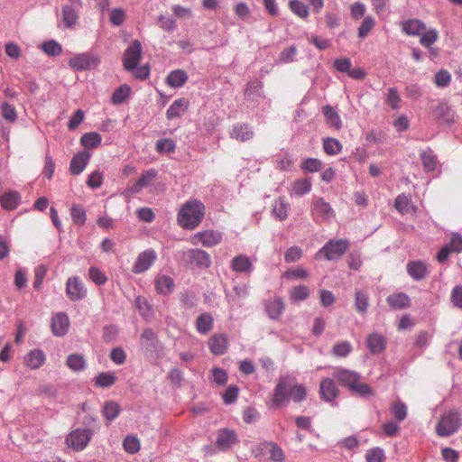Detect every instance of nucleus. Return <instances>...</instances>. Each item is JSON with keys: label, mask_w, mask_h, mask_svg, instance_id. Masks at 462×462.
I'll return each instance as SVG.
<instances>
[{"label": "nucleus", "mask_w": 462, "mask_h": 462, "mask_svg": "<svg viewBox=\"0 0 462 462\" xmlns=\"http://www.w3.org/2000/svg\"><path fill=\"white\" fill-rule=\"evenodd\" d=\"M374 24V19L372 16H366L358 28V36L362 39L365 38L372 31Z\"/></svg>", "instance_id": "nucleus-53"}, {"label": "nucleus", "mask_w": 462, "mask_h": 462, "mask_svg": "<svg viewBox=\"0 0 462 462\" xmlns=\"http://www.w3.org/2000/svg\"><path fill=\"white\" fill-rule=\"evenodd\" d=\"M276 168L282 171H291L293 168V161L287 152L276 159Z\"/></svg>", "instance_id": "nucleus-58"}, {"label": "nucleus", "mask_w": 462, "mask_h": 462, "mask_svg": "<svg viewBox=\"0 0 462 462\" xmlns=\"http://www.w3.org/2000/svg\"><path fill=\"white\" fill-rule=\"evenodd\" d=\"M157 171L153 169L146 171L141 175L135 183L126 189V192L131 195L138 193L142 189L149 186L155 179Z\"/></svg>", "instance_id": "nucleus-17"}, {"label": "nucleus", "mask_w": 462, "mask_h": 462, "mask_svg": "<svg viewBox=\"0 0 462 462\" xmlns=\"http://www.w3.org/2000/svg\"><path fill=\"white\" fill-rule=\"evenodd\" d=\"M157 259L156 252L150 248L138 254L132 271L134 273H142L147 271Z\"/></svg>", "instance_id": "nucleus-14"}, {"label": "nucleus", "mask_w": 462, "mask_h": 462, "mask_svg": "<svg viewBox=\"0 0 462 462\" xmlns=\"http://www.w3.org/2000/svg\"><path fill=\"white\" fill-rule=\"evenodd\" d=\"M230 136L237 141L245 142L253 138L254 132L246 124H236L232 127Z\"/></svg>", "instance_id": "nucleus-24"}, {"label": "nucleus", "mask_w": 462, "mask_h": 462, "mask_svg": "<svg viewBox=\"0 0 462 462\" xmlns=\"http://www.w3.org/2000/svg\"><path fill=\"white\" fill-rule=\"evenodd\" d=\"M333 376L354 395L363 398L374 395L373 389L367 383L360 382L361 375L356 371L337 367Z\"/></svg>", "instance_id": "nucleus-2"}, {"label": "nucleus", "mask_w": 462, "mask_h": 462, "mask_svg": "<svg viewBox=\"0 0 462 462\" xmlns=\"http://www.w3.org/2000/svg\"><path fill=\"white\" fill-rule=\"evenodd\" d=\"M450 73L446 69H441L436 74L434 82L436 86L439 88H445L450 83Z\"/></svg>", "instance_id": "nucleus-62"}, {"label": "nucleus", "mask_w": 462, "mask_h": 462, "mask_svg": "<svg viewBox=\"0 0 462 462\" xmlns=\"http://www.w3.org/2000/svg\"><path fill=\"white\" fill-rule=\"evenodd\" d=\"M289 209V202L284 197H282L275 200L272 212L275 219L283 221L288 217Z\"/></svg>", "instance_id": "nucleus-29"}, {"label": "nucleus", "mask_w": 462, "mask_h": 462, "mask_svg": "<svg viewBox=\"0 0 462 462\" xmlns=\"http://www.w3.org/2000/svg\"><path fill=\"white\" fill-rule=\"evenodd\" d=\"M70 217L75 225L84 226L87 220V214L84 208L79 204H73L70 208Z\"/></svg>", "instance_id": "nucleus-40"}, {"label": "nucleus", "mask_w": 462, "mask_h": 462, "mask_svg": "<svg viewBox=\"0 0 462 462\" xmlns=\"http://www.w3.org/2000/svg\"><path fill=\"white\" fill-rule=\"evenodd\" d=\"M66 365L70 370L74 372H80L85 370L87 361L82 355L71 354L68 356Z\"/></svg>", "instance_id": "nucleus-34"}, {"label": "nucleus", "mask_w": 462, "mask_h": 462, "mask_svg": "<svg viewBox=\"0 0 462 462\" xmlns=\"http://www.w3.org/2000/svg\"><path fill=\"white\" fill-rule=\"evenodd\" d=\"M402 32L411 36H419L425 29V23L419 19H408L401 23Z\"/></svg>", "instance_id": "nucleus-21"}, {"label": "nucleus", "mask_w": 462, "mask_h": 462, "mask_svg": "<svg viewBox=\"0 0 462 462\" xmlns=\"http://www.w3.org/2000/svg\"><path fill=\"white\" fill-rule=\"evenodd\" d=\"M297 53V49L295 46H291L287 49H284L280 56H279V62L281 63H291L293 62L295 60V55Z\"/></svg>", "instance_id": "nucleus-60"}, {"label": "nucleus", "mask_w": 462, "mask_h": 462, "mask_svg": "<svg viewBox=\"0 0 462 462\" xmlns=\"http://www.w3.org/2000/svg\"><path fill=\"white\" fill-rule=\"evenodd\" d=\"M311 189V182L309 179H298L295 180L289 190L291 196L302 197L305 194H308Z\"/></svg>", "instance_id": "nucleus-27"}, {"label": "nucleus", "mask_w": 462, "mask_h": 462, "mask_svg": "<svg viewBox=\"0 0 462 462\" xmlns=\"http://www.w3.org/2000/svg\"><path fill=\"white\" fill-rule=\"evenodd\" d=\"M222 233L217 230H205L198 232L189 237V242L194 245H202L206 247H212L222 241Z\"/></svg>", "instance_id": "nucleus-10"}, {"label": "nucleus", "mask_w": 462, "mask_h": 462, "mask_svg": "<svg viewBox=\"0 0 462 462\" xmlns=\"http://www.w3.org/2000/svg\"><path fill=\"white\" fill-rule=\"evenodd\" d=\"M188 80V75L184 70L176 69L171 71L166 78L167 84L171 88H180Z\"/></svg>", "instance_id": "nucleus-30"}, {"label": "nucleus", "mask_w": 462, "mask_h": 462, "mask_svg": "<svg viewBox=\"0 0 462 462\" xmlns=\"http://www.w3.org/2000/svg\"><path fill=\"white\" fill-rule=\"evenodd\" d=\"M47 267L43 264L37 266L34 270V280H33V287L34 289H38L42 286V282L47 274Z\"/></svg>", "instance_id": "nucleus-61"}, {"label": "nucleus", "mask_w": 462, "mask_h": 462, "mask_svg": "<svg viewBox=\"0 0 462 462\" xmlns=\"http://www.w3.org/2000/svg\"><path fill=\"white\" fill-rule=\"evenodd\" d=\"M231 268L236 273H248L254 269L251 259L245 255L239 254L234 257L231 261Z\"/></svg>", "instance_id": "nucleus-22"}, {"label": "nucleus", "mask_w": 462, "mask_h": 462, "mask_svg": "<svg viewBox=\"0 0 462 462\" xmlns=\"http://www.w3.org/2000/svg\"><path fill=\"white\" fill-rule=\"evenodd\" d=\"M110 359L116 365H123L126 360V353L122 347L113 348L110 352Z\"/></svg>", "instance_id": "nucleus-63"}, {"label": "nucleus", "mask_w": 462, "mask_h": 462, "mask_svg": "<svg viewBox=\"0 0 462 462\" xmlns=\"http://www.w3.org/2000/svg\"><path fill=\"white\" fill-rule=\"evenodd\" d=\"M62 16L66 27H71L77 23L79 19L77 12L69 5H66L62 8Z\"/></svg>", "instance_id": "nucleus-48"}, {"label": "nucleus", "mask_w": 462, "mask_h": 462, "mask_svg": "<svg viewBox=\"0 0 462 462\" xmlns=\"http://www.w3.org/2000/svg\"><path fill=\"white\" fill-rule=\"evenodd\" d=\"M42 51L49 56H58L62 51V47L55 41H49L42 45Z\"/></svg>", "instance_id": "nucleus-54"}, {"label": "nucleus", "mask_w": 462, "mask_h": 462, "mask_svg": "<svg viewBox=\"0 0 462 462\" xmlns=\"http://www.w3.org/2000/svg\"><path fill=\"white\" fill-rule=\"evenodd\" d=\"M408 274L414 280H422L428 274V265L422 261H411L406 265Z\"/></svg>", "instance_id": "nucleus-18"}, {"label": "nucleus", "mask_w": 462, "mask_h": 462, "mask_svg": "<svg viewBox=\"0 0 462 462\" xmlns=\"http://www.w3.org/2000/svg\"><path fill=\"white\" fill-rule=\"evenodd\" d=\"M135 306L138 309L140 314L145 319H149L153 317L152 306L149 301L141 296H137L135 299Z\"/></svg>", "instance_id": "nucleus-39"}, {"label": "nucleus", "mask_w": 462, "mask_h": 462, "mask_svg": "<svg viewBox=\"0 0 462 462\" xmlns=\"http://www.w3.org/2000/svg\"><path fill=\"white\" fill-rule=\"evenodd\" d=\"M143 57V50L141 42L138 40H134L125 49L123 54V65L125 70L133 71L137 68L141 59Z\"/></svg>", "instance_id": "nucleus-7"}, {"label": "nucleus", "mask_w": 462, "mask_h": 462, "mask_svg": "<svg viewBox=\"0 0 462 462\" xmlns=\"http://www.w3.org/2000/svg\"><path fill=\"white\" fill-rule=\"evenodd\" d=\"M69 66L77 71L96 69L100 63V58L91 52H83L72 56L69 60Z\"/></svg>", "instance_id": "nucleus-6"}, {"label": "nucleus", "mask_w": 462, "mask_h": 462, "mask_svg": "<svg viewBox=\"0 0 462 462\" xmlns=\"http://www.w3.org/2000/svg\"><path fill=\"white\" fill-rule=\"evenodd\" d=\"M387 301L393 309H403L410 305V298L404 292H394L388 296Z\"/></svg>", "instance_id": "nucleus-31"}, {"label": "nucleus", "mask_w": 462, "mask_h": 462, "mask_svg": "<svg viewBox=\"0 0 462 462\" xmlns=\"http://www.w3.org/2000/svg\"><path fill=\"white\" fill-rule=\"evenodd\" d=\"M386 103L393 108L398 109L401 103V97L396 88H391L388 89Z\"/></svg>", "instance_id": "nucleus-64"}, {"label": "nucleus", "mask_w": 462, "mask_h": 462, "mask_svg": "<svg viewBox=\"0 0 462 462\" xmlns=\"http://www.w3.org/2000/svg\"><path fill=\"white\" fill-rule=\"evenodd\" d=\"M352 349V345L348 341H341L334 345L331 352L335 356L346 357L351 353Z\"/></svg>", "instance_id": "nucleus-46"}, {"label": "nucleus", "mask_w": 462, "mask_h": 462, "mask_svg": "<svg viewBox=\"0 0 462 462\" xmlns=\"http://www.w3.org/2000/svg\"><path fill=\"white\" fill-rule=\"evenodd\" d=\"M297 379L292 374H284L279 377L273 390L272 405L280 408L289 402L290 397L295 402H301L307 398L308 391L303 384L296 383Z\"/></svg>", "instance_id": "nucleus-1"}, {"label": "nucleus", "mask_w": 462, "mask_h": 462, "mask_svg": "<svg viewBox=\"0 0 462 462\" xmlns=\"http://www.w3.org/2000/svg\"><path fill=\"white\" fill-rule=\"evenodd\" d=\"M348 247L347 239H330L319 250L316 258L323 257L328 261H336L346 254Z\"/></svg>", "instance_id": "nucleus-5"}, {"label": "nucleus", "mask_w": 462, "mask_h": 462, "mask_svg": "<svg viewBox=\"0 0 462 462\" xmlns=\"http://www.w3.org/2000/svg\"><path fill=\"white\" fill-rule=\"evenodd\" d=\"M392 413L398 421H402L407 417V406L404 402L398 401L392 405Z\"/></svg>", "instance_id": "nucleus-52"}, {"label": "nucleus", "mask_w": 462, "mask_h": 462, "mask_svg": "<svg viewBox=\"0 0 462 462\" xmlns=\"http://www.w3.org/2000/svg\"><path fill=\"white\" fill-rule=\"evenodd\" d=\"M323 115L326 118L327 123L334 127L335 129H340L342 127V121L337 112L329 105L323 106Z\"/></svg>", "instance_id": "nucleus-32"}, {"label": "nucleus", "mask_w": 462, "mask_h": 462, "mask_svg": "<svg viewBox=\"0 0 462 462\" xmlns=\"http://www.w3.org/2000/svg\"><path fill=\"white\" fill-rule=\"evenodd\" d=\"M368 306V295L365 291H357L356 293V307L361 313H365Z\"/></svg>", "instance_id": "nucleus-55"}, {"label": "nucleus", "mask_w": 462, "mask_h": 462, "mask_svg": "<svg viewBox=\"0 0 462 462\" xmlns=\"http://www.w3.org/2000/svg\"><path fill=\"white\" fill-rule=\"evenodd\" d=\"M120 411L121 408L119 404L113 401L106 402L102 409L104 417L109 421L114 420L119 415Z\"/></svg>", "instance_id": "nucleus-42"}, {"label": "nucleus", "mask_w": 462, "mask_h": 462, "mask_svg": "<svg viewBox=\"0 0 462 462\" xmlns=\"http://www.w3.org/2000/svg\"><path fill=\"white\" fill-rule=\"evenodd\" d=\"M96 385L107 388L112 386L116 382V375L113 372L99 373L94 379Z\"/></svg>", "instance_id": "nucleus-41"}, {"label": "nucleus", "mask_w": 462, "mask_h": 462, "mask_svg": "<svg viewBox=\"0 0 462 462\" xmlns=\"http://www.w3.org/2000/svg\"><path fill=\"white\" fill-rule=\"evenodd\" d=\"M384 458V452L381 448H371L365 454L366 462H383Z\"/></svg>", "instance_id": "nucleus-56"}, {"label": "nucleus", "mask_w": 462, "mask_h": 462, "mask_svg": "<svg viewBox=\"0 0 462 462\" xmlns=\"http://www.w3.org/2000/svg\"><path fill=\"white\" fill-rule=\"evenodd\" d=\"M270 459L273 462H283L285 459L282 449L274 442H270Z\"/></svg>", "instance_id": "nucleus-59"}, {"label": "nucleus", "mask_w": 462, "mask_h": 462, "mask_svg": "<svg viewBox=\"0 0 462 462\" xmlns=\"http://www.w3.org/2000/svg\"><path fill=\"white\" fill-rule=\"evenodd\" d=\"M210 352L215 356L224 355L228 347V338L226 334H215L208 342Z\"/></svg>", "instance_id": "nucleus-16"}, {"label": "nucleus", "mask_w": 462, "mask_h": 462, "mask_svg": "<svg viewBox=\"0 0 462 462\" xmlns=\"http://www.w3.org/2000/svg\"><path fill=\"white\" fill-rule=\"evenodd\" d=\"M204 215L203 203L198 199H189L180 208L177 215V222L182 228L193 230L199 226Z\"/></svg>", "instance_id": "nucleus-3"}, {"label": "nucleus", "mask_w": 462, "mask_h": 462, "mask_svg": "<svg viewBox=\"0 0 462 462\" xmlns=\"http://www.w3.org/2000/svg\"><path fill=\"white\" fill-rule=\"evenodd\" d=\"M239 442L237 434L234 430L222 428L217 430L216 446L221 451H227Z\"/></svg>", "instance_id": "nucleus-12"}, {"label": "nucleus", "mask_w": 462, "mask_h": 462, "mask_svg": "<svg viewBox=\"0 0 462 462\" xmlns=\"http://www.w3.org/2000/svg\"><path fill=\"white\" fill-rule=\"evenodd\" d=\"M291 11L300 18H307L309 15L308 6L300 0H291L289 3Z\"/></svg>", "instance_id": "nucleus-47"}, {"label": "nucleus", "mask_w": 462, "mask_h": 462, "mask_svg": "<svg viewBox=\"0 0 462 462\" xmlns=\"http://www.w3.org/2000/svg\"><path fill=\"white\" fill-rule=\"evenodd\" d=\"M0 201L5 209L14 210L20 203V195L15 191L8 192L1 196Z\"/></svg>", "instance_id": "nucleus-37"}, {"label": "nucleus", "mask_w": 462, "mask_h": 462, "mask_svg": "<svg viewBox=\"0 0 462 462\" xmlns=\"http://www.w3.org/2000/svg\"><path fill=\"white\" fill-rule=\"evenodd\" d=\"M386 346L385 337L378 333H373L367 337V347L374 355L382 353Z\"/></svg>", "instance_id": "nucleus-26"}, {"label": "nucleus", "mask_w": 462, "mask_h": 462, "mask_svg": "<svg viewBox=\"0 0 462 462\" xmlns=\"http://www.w3.org/2000/svg\"><path fill=\"white\" fill-rule=\"evenodd\" d=\"M123 447L125 452L135 454L140 450V441L136 437L127 436L125 438Z\"/></svg>", "instance_id": "nucleus-49"}, {"label": "nucleus", "mask_w": 462, "mask_h": 462, "mask_svg": "<svg viewBox=\"0 0 462 462\" xmlns=\"http://www.w3.org/2000/svg\"><path fill=\"white\" fill-rule=\"evenodd\" d=\"M189 102L182 97L175 100L167 109L166 117L169 120L180 117L188 110Z\"/></svg>", "instance_id": "nucleus-19"}, {"label": "nucleus", "mask_w": 462, "mask_h": 462, "mask_svg": "<svg viewBox=\"0 0 462 462\" xmlns=\"http://www.w3.org/2000/svg\"><path fill=\"white\" fill-rule=\"evenodd\" d=\"M101 142V135L96 132L87 133L80 138V143L86 149H94L99 146Z\"/></svg>", "instance_id": "nucleus-38"}, {"label": "nucleus", "mask_w": 462, "mask_h": 462, "mask_svg": "<svg viewBox=\"0 0 462 462\" xmlns=\"http://www.w3.org/2000/svg\"><path fill=\"white\" fill-rule=\"evenodd\" d=\"M131 88L124 84L121 85L118 88L115 90L112 95L111 100L115 105H119L124 103L130 96Z\"/></svg>", "instance_id": "nucleus-45"}, {"label": "nucleus", "mask_w": 462, "mask_h": 462, "mask_svg": "<svg viewBox=\"0 0 462 462\" xmlns=\"http://www.w3.org/2000/svg\"><path fill=\"white\" fill-rule=\"evenodd\" d=\"M323 148L327 154L337 155L342 151V144L337 139L328 137L323 140Z\"/></svg>", "instance_id": "nucleus-44"}, {"label": "nucleus", "mask_w": 462, "mask_h": 462, "mask_svg": "<svg viewBox=\"0 0 462 462\" xmlns=\"http://www.w3.org/2000/svg\"><path fill=\"white\" fill-rule=\"evenodd\" d=\"M461 425L462 413L457 409H449L440 416L436 433L439 437H448L457 432Z\"/></svg>", "instance_id": "nucleus-4"}, {"label": "nucleus", "mask_w": 462, "mask_h": 462, "mask_svg": "<svg viewBox=\"0 0 462 462\" xmlns=\"http://www.w3.org/2000/svg\"><path fill=\"white\" fill-rule=\"evenodd\" d=\"M1 116L5 121L14 123L17 118L15 107L7 102H4L1 105Z\"/></svg>", "instance_id": "nucleus-50"}, {"label": "nucleus", "mask_w": 462, "mask_h": 462, "mask_svg": "<svg viewBox=\"0 0 462 462\" xmlns=\"http://www.w3.org/2000/svg\"><path fill=\"white\" fill-rule=\"evenodd\" d=\"M213 328V318L209 313H203L197 318L196 328L200 334H208Z\"/></svg>", "instance_id": "nucleus-35"}, {"label": "nucleus", "mask_w": 462, "mask_h": 462, "mask_svg": "<svg viewBox=\"0 0 462 462\" xmlns=\"http://www.w3.org/2000/svg\"><path fill=\"white\" fill-rule=\"evenodd\" d=\"M423 168L426 171H433L437 168L438 161L431 151H424L420 153Z\"/></svg>", "instance_id": "nucleus-43"}, {"label": "nucleus", "mask_w": 462, "mask_h": 462, "mask_svg": "<svg viewBox=\"0 0 462 462\" xmlns=\"http://www.w3.org/2000/svg\"><path fill=\"white\" fill-rule=\"evenodd\" d=\"M51 331L56 337H63L69 328V319L65 312H58L51 318Z\"/></svg>", "instance_id": "nucleus-15"}, {"label": "nucleus", "mask_w": 462, "mask_h": 462, "mask_svg": "<svg viewBox=\"0 0 462 462\" xmlns=\"http://www.w3.org/2000/svg\"><path fill=\"white\" fill-rule=\"evenodd\" d=\"M90 158V154L87 152H81L76 154L69 164V171L73 175H79L86 168Z\"/></svg>", "instance_id": "nucleus-23"}, {"label": "nucleus", "mask_w": 462, "mask_h": 462, "mask_svg": "<svg viewBox=\"0 0 462 462\" xmlns=\"http://www.w3.org/2000/svg\"><path fill=\"white\" fill-rule=\"evenodd\" d=\"M92 436L93 432L88 429H77L69 434L66 442L74 450L81 451L88 446Z\"/></svg>", "instance_id": "nucleus-9"}, {"label": "nucleus", "mask_w": 462, "mask_h": 462, "mask_svg": "<svg viewBox=\"0 0 462 462\" xmlns=\"http://www.w3.org/2000/svg\"><path fill=\"white\" fill-rule=\"evenodd\" d=\"M183 260L191 267L206 269L210 266V255L201 249H189L183 253Z\"/></svg>", "instance_id": "nucleus-8"}, {"label": "nucleus", "mask_w": 462, "mask_h": 462, "mask_svg": "<svg viewBox=\"0 0 462 462\" xmlns=\"http://www.w3.org/2000/svg\"><path fill=\"white\" fill-rule=\"evenodd\" d=\"M319 394L324 402L335 404L339 390L334 379L326 377L320 381Z\"/></svg>", "instance_id": "nucleus-13"}, {"label": "nucleus", "mask_w": 462, "mask_h": 462, "mask_svg": "<svg viewBox=\"0 0 462 462\" xmlns=\"http://www.w3.org/2000/svg\"><path fill=\"white\" fill-rule=\"evenodd\" d=\"M159 339L151 328H145L141 336V345L149 351L156 349Z\"/></svg>", "instance_id": "nucleus-33"}, {"label": "nucleus", "mask_w": 462, "mask_h": 462, "mask_svg": "<svg viewBox=\"0 0 462 462\" xmlns=\"http://www.w3.org/2000/svg\"><path fill=\"white\" fill-rule=\"evenodd\" d=\"M420 43L432 51L431 46L439 40V32L435 29L424 30L420 35Z\"/></svg>", "instance_id": "nucleus-36"}, {"label": "nucleus", "mask_w": 462, "mask_h": 462, "mask_svg": "<svg viewBox=\"0 0 462 462\" xmlns=\"http://www.w3.org/2000/svg\"><path fill=\"white\" fill-rule=\"evenodd\" d=\"M45 362V355L41 349L31 350L24 357V364L31 369L40 368Z\"/></svg>", "instance_id": "nucleus-25"}, {"label": "nucleus", "mask_w": 462, "mask_h": 462, "mask_svg": "<svg viewBox=\"0 0 462 462\" xmlns=\"http://www.w3.org/2000/svg\"><path fill=\"white\" fill-rule=\"evenodd\" d=\"M311 215L316 222L328 221L335 217L333 208L323 198L314 199L311 207Z\"/></svg>", "instance_id": "nucleus-11"}, {"label": "nucleus", "mask_w": 462, "mask_h": 462, "mask_svg": "<svg viewBox=\"0 0 462 462\" xmlns=\"http://www.w3.org/2000/svg\"><path fill=\"white\" fill-rule=\"evenodd\" d=\"M301 169L308 172H317L322 169V162L316 158H308L301 162Z\"/></svg>", "instance_id": "nucleus-51"}, {"label": "nucleus", "mask_w": 462, "mask_h": 462, "mask_svg": "<svg viewBox=\"0 0 462 462\" xmlns=\"http://www.w3.org/2000/svg\"><path fill=\"white\" fill-rule=\"evenodd\" d=\"M264 307L271 319H278L284 310V303L281 298H273L265 300Z\"/></svg>", "instance_id": "nucleus-20"}, {"label": "nucleus", "mask_w": 462, "mask_h": 462, "mask_svg": "<svg viewBox=\"0 0 462 462\" xmlns=\"http://www.w3.org/2000/svg\"><path fill=\"white\" fill-rule=\"evenodd\" d=\"M176 145L171 139H161L156 142V150L158 152H173Z\"/></svg>", "instance_id": "nucleus-57"}, {"label": "nucleus", "mask_w": 462, "mask_h": 462, "mask_svg": "<svg viewBox=\"0 0 462 462\" xmlns=\"http://www.w3.org/2000/svg\"><path fill=\"white\" fill-rule=\"evenodd\" d=\"M394 208L402 215L415 213L416 211V207L412 204L411 196L405 194H401L395 199Z\"/></svg>", "instance_id": "nucleus-28"}]
</instances>
